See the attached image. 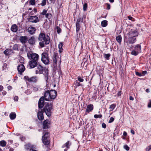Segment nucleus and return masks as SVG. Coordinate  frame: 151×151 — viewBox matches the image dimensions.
I'll list each match as a JSON object with an SVG mask.
<instances>
[{
	"instance_id": "1",
	"label": "nucleus",
	"mask_w": 151,
	"mask_h": 151,
	"mask_svg": "<svg viewBox=\"0 0 151 151\" xmlns=\"http://www.w3.org/2000/svg\"><path fill=\"white\" fill-rule=\"evenodd\" d=\"M137 36L136 31H132L129 33L128 39L125 41L128 47L130 48L132 47V45L130 46L129 44H133L135 42L136 39L135 37Z\"/></svg>"
},
{
	"instance_id": "2",
	"label": "nucleus",
	"mask_w": 151,
	"mask_h": 151,
	"mask_svg": "<svg viewBox=\"0 0 151 151\" xmlns=\"http://www.w3.org/2000/svg\"><path fill=\"white\" fill-rule=\"evenodd\" d=\"M57 92L55 90L47 91L44 94L45 99L47 101H51L52 99H54L57 96Z\"/></svg>"
},
{
	"instance_id": "3",
	"label": "nucleus",
	"mask_w": 151,
	"mask_h": 151,
	"mask_svg": "<svg viewBox=\"0 0 151 151\" xmlns=\"http://www.w3.org/2000/svg\"><path fill=\"white\" fill-rule=\"evenodd\" d=\"M38 39L40 41L44 42L46 44H48L50 42V39L49 37L47 35H45L43 33H41L40 34Z\"/></svg>"
},
{
	"instance_id": "4",
	"label": "nucleus",
	"mask_w": 151,
	"mask_h": 151,
	"mask_svg": "<svg viewBox=\"0 0 151 151\" xmlns=\"http://www.w3.org/2000/svg\"><path fill=\"white\" fill-rule=\"evenodd\" d=\"M52 104L51 103L47 104L44 107V109L46 114L48 116H50L51 114V110L52 109Z\"/></svg>"
},
{
	"instance_id": "5",
	"label": "nucleus",
	"mask_w": 151,
	"mask_h": 151,
	"mask_svg": "<svg viewBox=\"0 0 151 151\" xmlns=\"http://www.w3.org/2000/svg\"><path fill=\"white\" fill-rule=\"evenodd\" d=\"M41 60L45 64H48L49 60L48 54L47 53L44 52L42 54Z\"/></svg>"
},
{
	"instance_id": "6",
	"label": "nucleus",
	"mask_w": 151,
	"mask_h": 151,
	"mask_svg": "<svg viewBox=\"0 0 151 151\" xmlns=\"http://www.w3.org/2000/svg\"><path fill=\"white\" fill-rule=\"evenodd\" d=\"M28 57L29 58L30 57L33 60L37 61L39 58V55L36 53H27Z\"/></svg>"
},
{
	"instance_id": "7",
	"label": "nucleus",
	"mask_w": 151,
	"mask_h": 151,
	"mask_svg": "<svg viewBox=\"0 0 151 151\" xmlns=\"http://www.w3.org/2000/svg\"><path fill=\"white\" fill-rule=\"evenodd\" d=\"M43 67L40 65H37V68H36V74H42L43 73Z\"/></svg>"
},
{
	"instance_id": "8",
	"label": "nucleus",
	"mask_w": 151,
	"mask_h": 151,
	"mask_svg": "<svg viewBox=\"0 0 151 151\" xmlns=\"http://www.w3.org/2000/svg\"><path fill=\"white\" fill-rule=\"evenodd\" d=\"M24 79L27 81L31 82H35L37 80V78L35 77H32L29 78L27 76H25L24 77Z\"/></svg>"
},
{
	"instance_id": "9",
	"label": "nucleus",
	"mask_w": 151,
	"mask_h": 151,
	"mask_svg": "<svg viewBox=\"0 0 151 151\" xmlns=\"http://www.w3.org/2000/svg\"><path fill=\"white\" fill-rule=\"evenodd\" d=\"M45 98L42 96L38 102V107L40 108H42L44 106Z\"/></svg>"
},
{
	"instance_id": "10",
	"label": "nucleus",
	"mask_w": 151,
	"mask_h": 151,
	"mask_svg": "<svg viewBox=\"0 0 151 151\" xmlns=\"http://www.w3.org/2000/svg\"><path fill=\"white\" fill-rule=\"evenodd\" d=\"M28 20L30 22L35 23H36L39 21L38 18L36 16H31Z\"/></svg>"
},
{
	"instance_id": "11",
	"label": "nucleus",
	"mask_w": 151,
	"mask_h": 151,
	"mask_svg": "<svg viewBox=\"0 0 151 151\" xmlns=\"http://www.w3.org/2000/svg\"><path fill=\"white\" fill-rule=\"evenodd\" d=\"M50 124V121L48 119L45 120L43 123V128L44 129H47L48 128L49 125Z\"/></svg>"
},
{
	"instance_id": "12",
	"label": "nucleus",
	"mask_w": 151,
	"mask_h": 151,
	"mask_svg": "<svg viewBox=\"0 0 151 151\" xmlns=\"http://www.w3.org/2000/svg\"><path fill=\"white\" fill-rule=\"evenodd\" d=\"M17 69L19 73L21 74L24 71L25 68L24 65L21 64L18 66Z\"/></svg>"
},
{
	"instance_id": "13",
	"label": "nucleus",
	"mask_w": 151,
	"mask_h": 151,
	"mask_svg": "<svg viewBox=\"0 0 151 151\" xmlns=\"http://www.w3.org/2000/svg\"><path fill=\"white\" fill-rule=\"evenodd\" d=\"M29 64L31 68H34L37 65V61L33 60L30 61L29 63Z\"/></svg>"
},
{
	"instance_id": "14",
	"label": "nucleus",
	"mask_w": 151,
	"mask_h": 151,
	"mask_svg": "<svg viewBox=\"0 0 151 151\" xmlns=\"http://www.w3.org/2000/svg\"><path fill=\"white\" fill-rule=\"evenodd\" d=\"M57 60H59V62L60 61L59 57L57 56L56 54H55L54 55V57L53 59V61L54 66H55L56 65Z\"/></svg>"
},
{
	"instance_id": "15",
	"label": "nucleus",
	"mask_w": 151,
	"mask_h": 151,
	"mask_svg": "<svg viewBox=\"0 0 151 151\" xmlns=\"http://www.w3.org/2000/svg\"><path fill=\"white\" fill-rule=\"evenodd\" d=\"M27 37L26 36H21L20 37L19 40L22 43H25L27 41Z\"/></svg>"
},
{
	"instance_id": "16",
	"label": "nucleus",
	"mask_w": 151,
	"mask_h": 151,
	"mask_svg": "<svg viewBox=\"0 0 151 151\" xmlns=\"http://www.w3.org/2000/svg\"><path fill=\"white\" fill-rule=\"evenodd\" d=\"M35 30V28L32 27H30L28 29V31L31 34H33L34 33Z\"/></svg>"
},
{
	"instance_id": "17",
	"label": "nucleus",
	"mask_w": 151,
	"mask_h": 151,
	"mask_svg": "<svg viewBox=\"0 0 151 151\" xmlns=\"http://www.w3.org/2000/svg\"><path fill=\"white\" fill-rule=\"evenodd\" d=\"M80 19H78L77 20V22L76 23V31L77 32H78L80 28V24L79 23L80 22Z\"/></svg>"
},
{
	"instance_id": "18",
	"label": "nucleus",
	"mask_w": 151,
	"mask_h": 151,
	"mask_svg": "<svg viewBox=\"0 0 151 151\" xmlns=\"http://www.w3.org/2000/svg\"><path fill=\"white\" fill-rule=\"evenodd\" d=\"M12 53V52L11 49H6L4 52V54L6 55H10Z\"/></svg>"
},
{
	"instance_id": "19",
	"label": "nucleus",
	"mask_w": 151,
	"mask_h": 151,
	"mask_svg": "<svg viewBox=\"0 0 151 151\" xmlns=\"http://www.w3.org/2000/svg\"><path fill=\"white\" fill-rule=\"evenodd\" d=\"M37 117L38 119L40 120H42L43 119L44 117L42 113L40 111H39L37 113Z\"/></svg>"
},
{
	"instance_id": "20",
	"label": "nucleus",
	"mask_w": 151,
	"mask_h": 151,
	"mask_svg": "<svg viewBox=\"0 0 151 151\" xmlns=\"http://www.w3.org/2000/svg\"><path fill=\"white\" fill-rule=\"evenodd\" d=\"M93 109V106L92 104L89 105L87 107L86 110V111L89 113Z\"/></svg>"
},
{
	"instance_id": "21",
	"label": "nucleus",
	"mask_w": 151,
	"mask_h": 151,
	"mask_svg": "<svg viewBox=\"0 0 151 151\" xmlns=\"http://www.w3.org/2000/svg\"><path fill=\"white\" fill-rule=\"evenodd\" d=\"M35 38L34 37H32L29 40V42L30 44H35Z\"/></svg>"
},
{
	"instance_id": "22",
	"label": "nucleus",
	"mask_w": 151,
	"mask_h": 151,
	"mask_svg": "<svg viewBox=\"0 0 151 151\" xmlns=\"http://www.w3.org/2000/svg\"><path fill=\"white\" fill-rule=\"evenodd\" d=\"M134 50L139 52H140L141 50V46L140 45L137 44L135 45Z\"/></svg>"
},
{
	"instance_id": "23",
	"label": "nucleus",
	"mask_w": 151,
	"mask_h": 151,
	"mask_svg": "<svg viewBox=\"0 0 151 151\" xmlns=\"http://www.w3.org/2000/svg\"><path fill=\"white\" fill-rule=\"evenodd\" d=\"M42 140L44 144L45 145H48L50 143L49 139L47 138L42 137Z\"/></svg>"
},
{
	"instance_id": "24",
	"label": "nucleus",
	"mask_w": 151,
	"mask_h": 151,
	"mask_svg": "<svg viewBox=\"0 0 151 151\" xmlns=\"http://www.w3.org/2000/svg\"><path fill=\"white\" fill-rule=\"evenodd\" d=\"M17 29V27L15 24L12 25L11 28V30L14 32H16Z\"/></svg>"
},
{
	"instance_id": "25",
	"label": "nucleus",
	"mask_w": 151,
	"mask_h": 151,
	"mask_svg": "<svg viewBox=\"0 0 151 151\" xmlns=\"http://www.w3.org/2000/svg\"><path fill=\"white\" fill-rule=\"evenodd\" d=\"M63 45V44L62 42H60L58 45V48L59 49V52L60 53L62 52L63 50V49L62 48Z\"/></svg>"
},
{
	"instance_id": "26",
	"label": "nucleus",
	"mask_w": 151,
	"mask_h": 151,
	"mask_svg": "<svg viewBox=\"0 0 151 151\" xmlns=\"http://www.w3.org/2000/svg\"><path fill=\"white\" fill-rule=\"evenodd\" d=\"M107 21L106 20H104L102 21L101 25L103 27H106L107 25Z\"/></svg>"
},
{
	"instance_id": "27",
	"label": "nucleus",
	"mask_w": 151,
	"mask_h": 151,
	"mask_svg": "<svg viewBox=\"0 0 151 151\" xmlns=\"http://www.w3.org/2000/svg\"><path fill=\"white\" fill-rule=\"evenodd\" d=\"M139 53V52L138 51H137L134 50H133L131 52L132 55L135 56L138 55Z\"/></svg>"
},
{
	"instance_id": "28",
	"label": "nucleus",
	"mask_w": 151,
	"mask_h": 151,
	"mask_svg": "<svg viewBox=\"0 0 151 151\" xmlns=\"http://www.w3.org/2000/svg\"><path fill=\"white\" fill-rule=\"evenodd\" d=\"M16 114L15 113H11L10 114V117L12 119H13L15 118Z\"/></svg>"
},
{
	"instance_id": "29",
	"label": "nucleus",
	"mask_w": 151,
	"mask_h": 151,
	"mask_svg": "<svg viewBox=\"0 0 151 151\" xmlns=\"http://www.w3.org/2000/svg\"><path fill=\"white\" fill-rule=\"evenodd\" d=\"M122 39V37L120 36H118L116 38V40L119 43L121 42Z\"/></svg>"
},
{
	"instance_id": "30",
	"label": "nucleus",
	"mask_w": 151,
	"mask_h": 151,
	"mask_svg": "<svg viewBox=\"0 0 151 151\" xmlns=\"http://www.w3.org/2000/svg\"><path fill=\"white\" fill-rule=\"evenodd\" d=\"M0 145L2 147H4L6 145V142L5 141L2 140L0 142Z\"/></svg>"
},
{
	"instance_id": "31",
	"label": "nucleus",
	"mask_w": 151,
	"mask_h": 151,
	"mask_svg": "<svg viewBox=\"0 0 151 151\" xmlns=\"http://www.w3.org/2000/svg\"><path fill=\"white\" fill-rule=\"evenodd\" d=\"M115 107V105L114 104H113L111 105L110 106V107L109 108V109H110V111H112L114 108Z\"/></svg>"
},
{
	"instance_id": "32",
	"label": "nucleus",
	"mask_w": 151,
	"mask_h": 151,
	"mask_svg": "<svg viewBox=\"0 0 151 151\" xmlns=\"http://www.w3.org/2000/svg\"><path fill=\"white\" fill-rule=\"evenodd\" d=\"M49 137V134L47 132H46L44 135L42 137H44V138H48Z\"/></svg>"
},
{
	"instance_id": "33",
	"label": "nucleus",
	"mask_w": 151,
	"mask_h": 151,
	"mask_svg": "<svg viewBox=\"0 0 151 151\" xmlns=\"http://www.w3.org/2000/svg\"><path fill=\"white\" fill-rule=\"evenodd\" d=\"M87 4L86 3H85L84 4L83 6V10L84 11H86L87 8Z\"/></svg>"
},
{
	"instance_id": "34",
	"label": "nucleus",
	"mask_w": 151,
	"mask_h": 151,
	"mask_svg": "<svg viewBox=\"0 0 151 151\" xmlns=\"http://www.w3.org/2000/svg\"><path fill=\"white\" fill-rule=\"evenodd\" d=\"M110 55L109 54H105L104 55L105 58L107 60L109 59V58Z\"/></svg>"
},
{
	"instance_id": "35",
	"label": "nucleus",
	"mask_w": 151,
	"mask_h": 151,
	"mask_svg": "<svg viewBox=\"0 0 151 151\" xmlns=\"http://www.w3.org/2000/svg\"><path fill=\"white\" fill-rule=\"evenodd\" d=\"M70 145L69 142H68L64 145V147H66L67 148H69Z\"/></svg>"
},
{
	"instance_id": "36",
	"label": "nucleus",
	"mask_w": 151,
	"mask_h": 151,
	"mask_svg": "<svg viewBox=\"0 0 151 151\" xmlns=\"http://www.w3.org/2000/svg\"><path fill=\"white\" fill-rule=\"evenodd\" d=\"M46 0H43L41 4V5L42 6L45 5L46 4Z\"/></svg>"
},
{
	"instance_id": "37",
	"label": "nucleus",
	"mask_w": 151,
	"mask_h": 151,
	"mask_svg": "<svg viewBox=\"0 0 151 151\" xmlns=\"http://www.w3.org/2000/svg\"><path fill=\"white\" fill-rule=\"evenodd\" d=\"M102 115L101 114L100 115H97L95 114L94 115V117L96 118H100L101 117Z\"/></svg>"
},
{
	"instance_id": "38",
	"label": "nucleus",
	"mask_w": 151,
	"mask_h": 151,
	"mask_svg": "<svg viewBox=\"0 0 151 151\" xmlns=\"http://www.w3.org/2000/svg\"><path fill=\"white\" fill-rule=\"evenodd\" d=\"M31 4L32 5H34L35 3V0H31L30 2Z\"/></svg>"
},
{
	"instance_id": "39",
	"label": "nucleus",
	"mask_w": 151,
	"mask_h": 151,
	"mask_svg": "<svg viewBox=\"0 0 151 151\" xmlns=\"http://www.w3.org/2000/svg\"><path fill=\"white\" fill-rule=\"evenodd\" d=\"M44 42H39V44L41 47H44Z\"/></svg>"
},
{
	"instance_id": "40",
	"label": "nucleus",
	"mask_w": 151,
	"mask_h": 151,
	"mask_svg": "<svg viewBox=\"0 0 151 151\" xmlns=\"http://www.w3.org/2000/svg\"><path fill=\"white\" fill-rule=\"evenodd\" d=\"M151 149V145L147 147L146 149V151H149Z\"/></svg>"
},
{
	"instance_id": "41",
	"label": "nucleus",
	"mask_w": 151,
	"mask_h": 151,
	"mask_svg": "<svg viewBox=\"0 0 151 151\" xmlns=\"http://www.w3.org/2000/svg\"><path fill=\"white\" fill-rule=\"evenodd\" d=\"M114 120V118L112 117H111L110 119L109 122V123H111Z\"/></svg>"
},
{
	"instance_id": "42",
	"label": "nucleus",
	"mask_w": 151,
	"mask_h": 151,
	"mask_svg": "<svg viewBox=\"0 0 151 151\" xmlns=\"http://www.w3.org/2000/svg\"><path fill=\"white\" fill-rule=\"evenodd\" d=\"M124 148L125 149L127 150H129V147L127 145L124 146Z\"/></svg>"
},
{
	"instance_id": "43",
	"label": "nucleus",
	"mask_w": 151,
	"mask_h": 151,
	"mask_svg": "<svg viewBox=\"0 0 151 151\" xmlns=\"http://www.w3.org/2000/svg\"><path fill=\"white\" fill-rule=\"evenodd\" d=\"M45 17L47 18H50L51 17V15L50 14H45Z\"/></svg>"
},
{
	"instance_id": "44",
	"label": "nucleus",
	"mask_w": 151,
	"mask_h": 151,
	"mask_svg": "<svg viewBox=\"0 0 151 151\" xmlns=\"http://www.w3.org/2000/svg\"><path fill=\"white\" fill-rule=\"evenodd\" d=\"M13 48L14 50H17L18 47L17 45H15L13 47Z\"/></svg>"
},
{
	"instance_id": "45",
	"label": "nucleus",
	"mask_w": 151,
	"mask_h": 151,
	"mask_svg": "<svg viewBox=\"0 0 151 151\" xmlns=\"http://www.w3.org/2000/svg\"><path fill=\"white\" fill-rule=\"evenodd\" d=\"M47 10H44L42 12V15H45L46 14V13H47Z\"/></svg>"
},
{
	"instance_id": "46",
	"label": "nucleus",
	"mask_w": 151,
	"mask_h": 151,
	"mask_svg": "<svg viewBox=\"0 0 151 151\" xmlns=\"http://www.w3.org/2000/svg\"><path fill=\"white\" fill-rule=\"evenodd\" d=\"M57 32L58 33H60L61 32V29L60 28H59L58 27H57Z\"/></svg>"
},
{
	"instance_id": "47",
	"label": "nucleus",
	"mask_w": 151,
	"mask_h": 151,
	"mask_svg": "<svg viewBox=\"0 0 151 151\" xmlns=\"http://www.w3.org/2000/svg\"><path fill=\"white\" fill-rule=\"evenodd\" d=\"M136 74L138 76H142V75L141 73L138 72H136Z\"/></svg>"
},
{
	"instance_id": "48",
	"label": "nucleus",
	"mask_w": 151,
	"mask_h": 151,
	"mask_svg": "<svg viewBox=\"0 0 151 151\" xmlns=\"http://www.w3.org/2000/svg\"><path fill=\"white\" fill-rule=\"evenodd\" d=\"M148 107L149 108L151 107V100H150V102L148 104Z\"/></svg>"
},
{
	"instance_id": "49",
	"label": "nucleus",
	"mask_w": 151,
	"mask_h": 151,
	"mask_svg": "<svg viewBox=\"0 0 151 151\" xmlns=\"http://www.w3.org/2000/svg\"><path fill=\"white\" fill-rule=\"evenodd\" d=\"M78 80L80 82H82L83 81V78H81L80 77L78 78Z\"/></svg>"
},
{
	"instance_id": "50",
	"label": "nucleus",
	"mask_w": 151,
	"mask_h": 151,
	"mask_svg": "<svg viewBox=\"0 0 151 151\" xmlns=\"http://www.w3.org/2000/svg\"><path fill=\"white\" fill-rule=\"evenodd\" d=\"M102 126L103 128H105L106 127V125L104 123H103L102 124Z\"/></svg>"
},
{
	"instance_id": "51",
	"label": "nucleus",
	"mask_w": 151,
	"mask_h": 151,
	"mask_svg": "<svg viewBox=\"0 0 151 151\" xmlns=\"http://www.w3.org/2000/svg\"><path fill=\"white\" fill-rule=\"evenodd\" d=\"M18 99V97L17 96H15L14 97V101H17Z\"/></svg>"
},
{
	"instance_id": "52",
	"label": "nucleus",
	"mask_w": 151,
	"mask_h": 151,
	"mask_svg": "<svg viewBox=\"0 0 151 151\" xmlns=\"http://www.w3.org/2000/svg\"><path fill=\"white\" fill-rule=\"evenodd\" d=\"M147 73V72L146 71H144L142 72V74H143V75H145V74H146Z\"/></svg>"
},
{
	"instance_id": "53",
	"label": "nucleus",
	"mask_w": 151,
	"mask_h": 151,
	"mask_svg": "<svg viewBox=\"0 0 151 151\" xmlns=\"http://www.w3.org/2000/svg\"><path fill=\"white\" fill-rule=\"evenodd\" d=\"M129 99L131 100H133L134 98L132 96H130L129 97Z\"/></svg>"
},
{
	"instance_id": "54",
	"label": "nucleus",
	"mask_w": 151,
	"mask_h": 151,
	"mask_svg": "<svg viewBox=\"0 0 151 151\" xmlns=\"http://www.w3.org/2000/svg\"><path fill=\"white\" fill-rule=\"evenodd\" d=\"M3 88V87L1 86H0V91H1Z\"/></svg>"
},
{
	"instance_id": "55",
	"label": "nucleus",
	"mask_w": 151,
	"mask_h": 151,
	"mask_svg": "<svg viewBox=\"0 0 151 151\" xmlns=\"http://www.w3.org/2000/svg\"><path fill=\"white\" fill-rule=\"evenodd\" d=\"M131 132L133 134H134V131L133 130H131Z\"/></svg>"
},
{
	"instance_id": "56",
	"label": "nucleus",
	"mask_w": 151,
	"mask_h": 151,
	"mask_svg": "<svg viewBox=\"0 0 151 151\" xmlns=\"http://www.w3.org/2000/svg\"><path fill=\"white\" fill-rule=\"evenodd\" d=\"M123 135L124 136H126L127 135V132H124L123 133Z\"/></svg>"
},
{
	"instance_id": "57",
	"label": "nucleus",
	"mask_w": 151,
	"mask_h": 151,
	"mask_svg": "<svg viewBox=\"0 0 151 151\" xmlns=\"http://www.w3.org/2000/svg\"><path fill=\"white\" fill-rule=\"evenodd\" d=\"M128 18L130 20H132V19H133V18L132 17L130 16H128Z\"/></svg>"
},
{
	"instance_id": "58",
	"label": "nucleus",
	"mask_w": 151,
	"mask_h": 151,
	"mask_svg": "<svg viewBox=\"0 0 151 151\" xmlns=\"http://www.w3.org/2000/svg\"><path fill=\"white\" fill-rule=\"evenodd\" d=\"M121 91H119L118 93V95L119 96H120L121 95Z\"/></svg>"
},
{
	"instance_id": "59",
	"label": "nucleus",
	"mask_w": 151,
	"mask_h": 151,
	"mask_svg": "<svg viewBox=\"0 0 151 151\" xmlns=\"http://www.w3.org/2000/svg\"><path fill=\"white\" fill-rule=\"evenodd\" d=\"M146 91L147 93L149 92H150V91L148 89H147L146 90Z\"/></svg>"
},
{
	"instance_id": "60",
	"label": "nucleus",
	"mask_w": 151,
	"mask_h": 151,
	"mask_svg": "<svg viewBox=\"0 0 151 151\" xmlns=\"http://www.w3.org/2000/svg\"><path fill=\"white\" fill-rule=\"evenodd\" d=\"M14 149L12 148H11L9 149L10 151H13Z\"/></svg>"
},
{
	"instance_id": "61",
	"label": "nucleus",
	"mask_w": 151,
	"mask_h": 151,
	"mask_svg": "<svg viewBox=\"0 0 151 151\" xmlns=\"http://www.w3.org/2000/svg\"><path fill=\"white\" fill-rule=\"evenodd\" d=\"M107 8L108 9H109L110 8V6L109 5H108Z\"/></svg>"
},
{
	"instance_id": "62",
	"label": "nucleus",
	"mask_w": 151,
	"mask_h": 151,
	"mask_svg": "<svg viewBox=\"0 0 151 151\" xmlns=\"http://www.w3.org/2000/svg\"><path fill=\"white\" fill-rule=\"evenodd\" d=\"M109 1L111 2H113L114 1V0H109Z\"/></svg>"
},
{
	"instance_id": "63",
	"label": "nucleus",
	"mask_w": 151,
	"mask_h": 151,
	"mask_svg": "<svg viewBox=\"0 0 151 151\" xmlns=\"http://www.w3.org/2000/svg\"><path fill=\"white\" fill-rule=\"evenodd\" d=\"M11 88H12L11 87V86H9L8 87V88L9 89H11Z\"/></svg>"
},
{
	"instance_id": "64",
	"label": "nucleus",
	"mask_w": 151,
	"mask_h": 151,
	"mask_svg": "<svg viewBox=\"0 0 151 151\" xmlns=\"http://www.w3.org/2000/svg\"><path fill=\"white\" fill-rule=\"evenodd\" d=\"M31 151H37V150H31Z\"/></svg>"
}]
</instances>
